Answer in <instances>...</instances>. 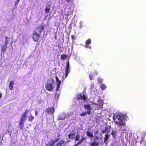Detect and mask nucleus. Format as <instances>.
<instances>
[{"mask_svg": "<svg viewBox=\"0 0 146 146\" xmlns=\"http://www.w3.org/2000/svg\"><path fill=\"white\" fill-rule=\"evenodd\" d=\"M128 117L125 115L122 114H114L113 117V122L116 124L118 126L122 127L125 126L126 123L123 122V121L126 120Z\"/></svg>", "mask_w": 146, "mask_h": 146, "instance_id": "1", "label": "nucleus"}, {"mask_svg": "<svg viewBox=\"0 0 146 146\" xmlns=\"http://www.w3.org/2000/svg\"><path fill=\"white\" fill-rule=\"evenodd\" d=\"M44 28L43 25H41L35 29L32 35V38L34 41L37 42L38 41L41 36V33L44 29Z\"/></svg>", "mask_w": 146, "mask_h": 146, "instance_id": "2", "label": "nucleus"}, {"mask_svg": "<svg viewBox=\"0 0 146 146\" xmlns=\"http://www.w3.org/2000/svg\"><path fill=\"white\" fill-rule=\"evenodd\" d=\"M29 111L28 110H26L21 116L20 121L19 124V126L21 127V129H22L23 127L24 124L25 123V120L26 118L27 115Z\"/></svg>", "mask_w": 146, "mask_h": 146, "instance_id": "3", "label": "nucleus"}, {"mask_svg": "<svg viewBox=\"0 0 146 146\" xmlns=\"http://www.w3.org/2000/svg\"><path fill=\"white\" fill-rule=\"evenodd\" d=\"M45 111L47 113L52 115L54 113L55 109L53 107H48L46 109Z\"/></svg>", "mask_w": 146, "mask_h": 146, "instance_id": "4", "label": "nucleus"}, {"mask_svg": "<svg viewBox=\"0 0 146 146\" xmlns=\"http://www.w3.org/2000/svg\"><path fill=\"white\" fill-rule=\"evenodd\" d=\"M77 98L78 100H83L84 101L86 100L87 98L84 94L80 93L77 96Z\"/></svg>", "mask_w": 146, "mask_h": 146, "instance_id": "5", "label": "nucleus"}, {"mask_svg": "<svg viewBox=\"0 0 146 146\" xmlns=\"http://www.w3.org/2000/svg\"><path fill=\"white\" fill-rule=\"evenodd\" d=\"M70 71V65L69 61H67L66 64V68L65 73V78H66L68 75L69 72Z\"/></svg>", "mask_w": 146, "mask_h": 146, "instance_id": "6", "label": "nucleus"}, {"mask_svg": "<svg viewBox=\"0 0 146 146\" xmlns=\"http://www.w3.org/2000/svg\"><path fill=\"white\" fill-rule=\"evenodd\" d=\"M45 88L47 90L51 91L53 90L54 87L52 84H47L45 85Z\"/></svg>", "mask_w": 146, "mask_h": 146, "instance_id": "7", "label": "nucleus"}, {"mask_svg": "<svg viewBox=\"0 0 146 146\" xmlns=\"http://www.w3.org/2000/svg\"><path fill=\"white\" fill-rule=\"evenodd\" d=\"M59 140L58 138H57L55 141L53 140H51L50 141L46 144L45 146H54L55 143L58 141Z\"/></svg>", "mask_w": 146, "mask_h": 146, "instance_id": "8", "label": "nucleus"}, {"mask_svg": "<svg viewBox=\"0 0 146 146\" xmlns=\"http://www.w3.org/2000/svg\"><path fill=\"white\" fill-rule=\"evenodd\" d=\"M84 107L85 109L88 110L87 112V114L88 115H90L91 113V110H92L90 105V104L84 105Z\"/></svg>", "mask_w": 146, "mask_h": 146, "instance_id": "9", "label": "nucleus"}, {"mask_svg": "<svg viewBox=\"0 0 146 146\" xmlns=\"http://www.w3.org/2000/svg\"><path fill=\"white\" fill-rule=\"evenodd\" d=\"M66 142L64 139H62L58 142L56 144V146H64Z\"/></svg>", "mask_w": 146, "mask_h": 146, "instance_id": "10", "label": "nucleus"}, {"mask_svg": "<svg viewBox=\"0 0 146 146\" xmlns=\"http://www.w3.org/2000/svg\"><path fill=\"white\" fill-rule=\"evenodd\" d=\"M111 128V126H108V127H105V129L102 130V132L103 133H109L110 132V129Z\"/></svg>", "mask_w": 146, "mask_h": 146, "instance_id": "11", "label": "nucleus"}, {"mask_svg": "<svg viewBox=\"0 0 146 146\" xmlns=\"http://www.w3.org/2000/svg\"><path fill=\"white\" fill-rule=\"evenodd\" d=\"M75 137V133H70L68 135V139L73 140L74 139Z\"/></svg>", "mask_w": 146, "mask_h": 146, "instance_id": "12", "label": "nucleus"}, {"mask_svg": "<svg viewBox=\"0 0 146 146\" xmlns=\"http://www.w3.org/2000/svg\"><path fill=\"white\" fill-rule=\"evenodd\" d=\"M65 117V114L64 113H62L58 117L57 119L59 120H62L64 119Z\"/></svg>", "mask_w": 146, "mask_h": 146, "instance_id": "13", "label": "nucleus"}, {"mask_svg": "<svg viewBox=\"0 0 146 146\" xmlns=\"http://www.w3.org/2000/svg\"><path fill=\"white\" fill-rule=\"evenodd\" d=\"M146 133L145 132H143L142 133L141 135V140L140 141V143L141 144L142 141H143L144 139L146 136Z\"/></svg>", "mask_w": 146, "mask_h": 146, "instance_id": "14", "label": "nucleus"}, {"mask_svg": "<svg viewBox=\"0 0 146 146\" xmlns=\"http://www.w3.org/2000/svg\"><path fill=\"white\" fill-rule=\"evenodd\" d=\"M14 84V81H11L10 82L9 85V90H13V85Z\"/></svg>", "mask_w": 146, "mask_h": 146, "instance_id": "15", "label": "nucleus"}, {"mask_svg": "<svg viewBox=\"0 0 146 146\" xmlns=\"http://www.w3.org/2000/svg\"><path fill=\"white\" fill-rule=\"evenodd\" d=\"M7 48V45L5 44H2L1 46V50L2 52H5Z\"/></svg>", "mask_w": 146, "mask_h": 146, "instance_id": "16", "label": "nucleus"}, {"mask_svg": "<svg viewBox=\"0 0 146 146\" xmlns=\"http://www.w3.org/2000/svg\"><path fill=\"white\" fill-rule=\"evenodd\" d=\"M86 135L88 137H90L91 138H93V135L92 133L91 132L89 131H87Z\"/></svg>", "mask_w": 146, "mask_h": 146, "instance_id": "17", "label": "nucleus"}, {"mask_svg": "<svg viewBox=\"0 0 146 146\" xmlns=\"http://www.w3.org/2000/svg\"><path fill=\"white\" fill-rule=\"evenodd\" d=\"M30 116L28 117V121H32L34 119V117L32 116L31 113H30Z\"/></svg>", "mask_w": 146, "mask_h": 146, "instance_id": "18", "label": "nucleus"}, {"mask_svg": "<svg viewBox=\"0 0 146 146\" xmlns=\"http://www.w3.org/2000/svg\"><path fill=\"white\" fill-rule=\"evenodd\" d=\"M99 145V143L96 142L95 141H94L92 143L90 144V145L91 146H98Z\"/></svg>", "mask_w": 146, "mask_h": 146, "instance_id": "19", "label": "nucleus"}, {"mask_svg": "<svg viewBox=\"0 0 146 146\" xmlns=\"http://www.w3.org/2000/svg\"><path fill=\"white\" fill-rule=\"evenodd\" d=\"M5 41L4 44H6V45H7L9 43V42L10 41V38L8 37H5Z\"/></svg>", "mask_w": 146, "mask_h": 146, "instance_id": "20", "label": "nucleus"}, {"mask_svg": "<svg viewBox=\"0 0 146 146\" xmlns=\"http://www.w3.org/2000/svg\"><path fill=\"white\" fill-rule=\"evenodd\" d=\"M106 88V86L104 84H102L100 85V88L102 90H105Z\"/></svg>", "mask_w": 146, "mask_h": 146, "instance_id": "21", "label": "nucleus"}, {"mask_svg": "<svg viewBox=\"0 0 146 146\" xmlns=\"http://www.w3.org/2000/svg\"><path fill=\"white\" fill-rule=\"evenodd\" d=\"M70 13H71L70 11H68L65 14V15L66 16V17H65V19H66L67 20L68 19V17Z\"/></svg>", "mask_w": 146, "mask_h": 146, "instance_id": "22", "label": "nucleus"}, {"mask_svg": "<svg viewBox=\"0 0 146 146\" xmlns=\"http://www.w3.org/2000/svg\"><path fill=\"white\" fill-rule=\"evenodd\" d=\"M67 57V56L65 54H63L61 56V59L62 60H65Z\"/></svg>", "mask_w": 146, "mask_h": 146, "instance_id": "23", "label": "nucleus"}, {"mask_svg": "<svg viewBox=\"0 0 146 146\" xmlns=\"http://www.w3.org/2000/svg\"><path fill=\"white\" fill-rule=\"evenodd\" d=\"M109 137V135L108 134H106L105 135V137L104 138V141L105 142L106 141H107Z\"/></svg>", "mask_w": 146, "mask_h": 146, "instance_id": "24", "label": "nucleus"}, {"mask_svg": "<svg viewBox=\"0 0 146 146\" xmlns=\"http://www.w3.org/2000/svg\"><path fill=\"white\" fill-rule=\"evenodd\" d=\"M91 43V40L90 38L87 39L86 42V44H90Z\"/></svg>", "mask_w": 146, "mask_h": 146, "instance_id": "25", "label": "nucleus"}, {"mask_svg": "<svg viewBox=\"0 0 146 146\" xmlns=\"http://www.w3.org/2000/svg\"><path fill=\"white\" fill-rule=\"evenodd\" d=\"M97 81L99 83H102L103 80L101 78L99 77L98 78Z\"/></svg>", "mask_w": 146, "mask_h": 146, "instance_id": "26", "label": "nucleus"}, {"mask_svg": "<svg viewBox=\"0 0 146 146\" xmlns=\"http://www.w3.org/2000/svg\"><path fill=\"white\" fill-rule=\"evenodd\" d=\"M50 10V9L48 7H46L44 9L45 12L46 13H48Z\"/></svg>", "mask_w": 146, "mask_h": 146, "instance_id": "27", "label": "nucleus"}, {"mask_svg": "<svg viewBox=\"0 0 146 146\" xmlns=\"http://www.w3.org/2000/svg\"><path fill=\"white\" fill-rule=\"evenodd\" d=\"M75 140L76 141H78L80 138V136L79 135L77 134L76 135V137H75Z\"/></svg>", "mask_w": 146, "mask_h": 146, "instance_id": "28", "label": "nucleus"}, {"mask_svg": "<svg viewBox=\"0 0 146 146\" xmlns=\"http://www.w3.org/2000/svg\"><path fill=\"white\" fill-rule=\"evenodd\" d=\"M84 47L86 48H89L90 49H92L91 46H90L89 44H85V45H84Z\"/></svg>", "mask_w": 146, "mask_h": 146, "instance_id": "29", "label": "nucleus"}, {"mask_svg": "<svg viewBox=\"0 0 146 146\" xmlns=\"http://www.w3.org/2000/svg\"><path fill=\"white\" fill-rule=\"evenodd\" d=\"M56 80L57 84L61 83V81L59 80L57 76H56Z\"/></svg>", "mask_w": 146, "mask_h": 146, "instance_id": "30", "label": "nucleus"}, {"mask_svg": "<svg viewBox=\"0 0 146 146\" xmlns=\"http://www.w3.org/2000/svg\"><path fill=\"white\" fill-rule=\"evenodd\" d=\"M86 112H84L81 113H80V115L82 117L86 115Z\"/></svg>", "mask_w": 146, "mask_h": 146, "instance_id": "31", "label": "nucleus"}, {"mask_svg": "<svg viewBox=\"0 0 146 146\" xmlns=\"http://www.w3.org/2000/svg\"><path fill=\"white\" fill-rule=\"evenodd\" d=\"M61 83H58L57 84V86L56 88V91H58L60 87V85Z\"/></svg>", "mask_w": 146, "mask_h": 146, "instance_id": "32", "label": "nucleus"}, {"mask_svg": "<svg viewBox=\"0 0 146 146\" xmlns=\"http://www.w3.org/2000/svg\"><path fill=\"white\" fill-rule=\"evenodd\" d=\"M111 134L114 137H115L116 136V132L114 131H112Z\"/></svg>", "mask_w": 146, "mask_h": 146, "instance_id": "33", "label": "nucleus"}, {"mask_svg": "<svg viewBox=\"0 0 146 146\" xmlns=\"http://www.w3.org/2000/svg\"><path fill=\"white\" fill-rule=\"evenodd\" d=\"M49 80L51 81V82L52 84H53L54 83V80L53 78H50L49 79Z\"/></svg>", "mask_w": 146, "mask_h": 146, "instance_id": "34", "label": "nucleus"}, {"mask_svg": "<svg viewBox=\"0 0 146 146\" xmlns=\"http://www.w3.org/2000/svg\"><path fill=\"white\" fill-rule=\"evenodd\" d=\"M20 1V0H17V1H16L15 3V5H16L18 4Z\"/></svg>", "mask_w": 146, "mask_h": 146, "instance_id": "35", "label": "nucleus"}, {"mask_svg": "<svg viewBox=\"0 0 146 146\" xmlns=\"http://www.w3.org/2000/svg\"><path fill=\"white\" fill-rule=\"evenodd\" d=\"M82 142L81 140H80L76 144L77 145H79V144H80V143H81Z\"/></svg>", "mask_w": 146, "mask_h": 146, "instance_id": "36", "label": "nucleus"}, {"mask_svg": "<svg viewBox=\"0 0 146 146\" xmlns=\"http://www.w3.org/2000/svg\"><path fill=\"white\" fill-rule=\"evenodd\" d=\"M82 142L81 140H80L76 144L77 145H79V144H80V143H81Z\"/></svg>", "mask_w": 146, "mask_h": 146, "instance_id": "37", "label": "nucleus"}, {"mask_svg": "<svg viewBox=\"0 0 146 146\" xmlns=\"http://www.w3.org/2000/svg\"><path fill=\"white\" fill-rule=\"evenodd\" d=\"M71 38L72 40H74L75 39L74 36L73 35H71Z\"/></svg>", "mask_w": 146, "mask_h": 146, "instance_id": "38", "label": "nucleus"}, {"mask_svg": "<svg viewBox=\"0 0 146 146\" xmlns=\"http://www.w3.org/2000/svg\"><path fill=\"white\" fill-rule=\"evenodd\" d=\"M86 139V138L85 137H83L81 139V140L82 142L83 141L85 140Z\"/></svg>", "mask_w": 146, "mask_h": 146, "instance_id": "39", "label": "nucleus"}, {"mask_svg": "<svg viewBox=\"0 0 146 146\" xmlns=\"http://www.w3.org/2000/svg\"><path fill=\"white\" fill-rule=\"evenodd\" d=\"M35 115H37L38 114V112L37 111H35Z\"/></svg>", "mask_w": 146, "mask_h": 146, "instance_id": "40", "label": "nucleus"}, {"mask_svg": "<svg viewBox=\"0 0 146 146\" xmlns=\"http://www.w3.org/2000/svg\"><path fill=\"white\" fill-rule=\"evenodd\" d=\"M98 130H97L95 131V133H96V134H97L98 133Z\"/></svg>", "mask_w": 146, "mask_h": 146, "instance_id": "41", "label": "nucleus"}, {"mask_svg": "<svg viewBox=\"0 0 146 146\" xmlns=\"http://www.w3.org/2000/svg\"><path fill=\"white\" fill-rule=\"evenodd\" d=\"M65 0L66 2H70V1H72V0Z\"/></svg>", "mask_w": 146, "mask_h": 146, "instance_id": "42", "label": "nucleus"}, {"mask_svg": "<svg viewBox=\"0 0 146 146\" xmlns=\"http://www.w3.org/2000/svg\"><path fill=\"white\" fill-rule=\"evenodd\" d=\"M89 76H90V79L91 80H92V76H91V75H90Z\"/></svg>", "mask_w": 146, "mask_h": 146, "instance_id": "43", "label": "nucleus"}, {"mask_svg": "<svg viewBox=\"0 0 146 146\" xmlns=\"http://www.w3.org/2000/svg\"><path fill=\"white\" fill-rule=\"evenodd\" d=\"M2 97V94L0 93V98Z\"/></svg>", "mask_w": 146, "mask_h": 146, "instance_id": "44", "label": "nucleus"}, {"mask_svg": "<svg viewBox=\"0 0 146 146\" xmlns=\"http://www.w3.org/2000/svg\"><path fill=\"white\" fill-rule=\"evenodd\" d=\"M13 43V41H11V46L12 45Z\"/></svg>", "mask_w": 146, "mask_h": 146, "instance_id": "45", "label": "nucleus"}, {"mask_svg": "<svg viewBox=\"0 0 146 146\" xmlns=\"http://www.w3.org/2000/svg\"><path fill=\"white\" fill-rule=\"evenodd\" d=\"M77 146L78 145H77L76 144L74 145V146Z\"/></svg>", "mask_w": 146, "mask_h": 146, "instance_id": "46", "label": "nucleus"}, {"mask_svg": "<svg viewBox=\"0 0 146 146\" xmlns=\"http://www.w3.org/2000/svg\"><path fill=\"white\" fill-rule=\"evenodd\" d=\"M70 141V140H68V142H69V141Z\"/></svg>", "mask_w": 146, "mask_h": 146, "instance_id": "47", "label": "nucleus"}]
</instances>
